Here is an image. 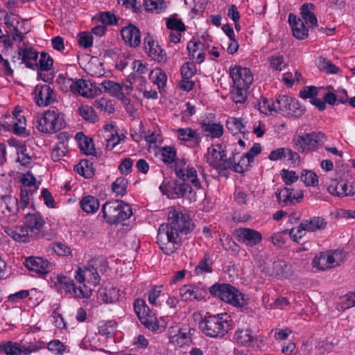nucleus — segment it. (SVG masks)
Here are the masks:
<instances>
[{
  "label": "nucleus",
  "instance_id": "nucleus-1",
  "mask_svg": "<svg viewBox=\"0 0 355 355\" xmlns=\"http://www.w3.org/2000/svg\"><path fill=\"white\" fill-rule=\"evenodd\" d=\"M193 227L189 215L172 208L168 214V223L161 225L158 230L157 242L161 250L167 255L175 252L181 243L180 234H188Z\"/></svg>",
  "mask_w": 355,
  "mask_h": 355
},
{
  "label": "nucleus",
  "instance_id": "nucleus-2",
  "mask_svg": "<svg viewBox=\"0 0 355 355\" xmlns=\"http://www.w3.org/2000/svg\"><path fill=\"white\" fill-rule=\"evenodd\" d=\"M199 328L207 336L221 338L231 329L230 316L226 313L205 316Z\"/></svg>",
  "mask_w": 355,
  "mask_h": 355
},
{
  "label": "nucleus",
  "instance_id": "nucleus-3",
  "mask_svg": "<svg viewBox=\"0 0 355 355\" xmlns=\"http://www.w3.org/2000/svg\"><path fill=\"white\" fill-rule=\"evenodd\" d=\"M209 293L236 308H243L248 304L245 295L229 284H216L209 288Z\"/></svg>",
  "mask_w": 355,
  "mask_h": 355
},
{
  "label": "nucleus",
  "instance_id": "nucleus-4",
  "mask_svg": "<svg viewBox=\"0 0 355 355\" xmlns=\"http://www.w3.org/2000/svg\"><path fill=\"white\" fill-rule=\"evenodd\" d=\"M102 212L103 218L110 224L123 221L132 215L131 207L122 200L106 202L103 205Z\"/></svg>",
  "mask_w": 355,
  "mask_h": 355
},
{
  "label": "nucleus",
  "instance_id": "nucleus-5",
  "mask_svg": "<svg viewBox=\"0 0 355 355\" xmlns=\"http://www.w3.org/2000/svg\"><path fill=\"white\" fill-rule=\"evenodd\" d=\"M37 128L45 133H54L64 127V120L62 114L57 109L46 111L37 114L36 117Z\"/></svg>",
  "mask_w": 355,
  "mask_h": 355
},
{
  "label": "nucleus",
  "instance_id": "nucleus-6",
  "mask_svg": "<svg viewBox=\"0 0 355 355\" xmlns=\"http://www.w3.org/2000/svg\"><path fill=\"white\" fill-rule=\"evenodd\" d=\"M345 260L342 250H327L317 254L312 260L311 265L319 270H327L340 266Z\"/></svg>",
  "mask_w": 355,
  "mask_h": 355
},
{
  "label": "nucleus",
  "instance_id": "nucleus-7",
  "mask_svg": "<svg viewBox=\"0 0 355 355\" xmlns=\"http://www.w3.org/2000/svg\"><path fill=\"white\" fill-rule=\"evenodd\" d=\"M134 310L140 322L148 329L153 331H162L155 313L150 309L146 302L141 298H137L134 302Z\"/></svg>",
  "mask_w": 355,
  "mask_h": 355
},
{
  "label": "nucleus",
  "instance_id": "nucleus-8",
  "mask_svg": "<svg viewBox=\"0 0 355 355\" xmlns=\"http://www.w3.org/2000/svg\"><path fill=\"white\" fill-rule=\"evenodd\" d=\"M277 112L288 117L299 118L305 112V108L299 101L291 96L281 95L276 98Z\"/></svg>",
  "mask_w": 355,
  "mask_h": 355
},
{
  "label": "nucleus",
  "instance_id": "nucleus-9",
  "mask_svg": "<svg viewBox=\"0 0 355 355\" xmlns=\"http://www.w3.org/2000/svg\"><path fill=\"white\" fill-rule=\"evenodd\" d=\"M325 141L324 134L320 132H312L298 136L295 139L296 148L302 152L312 151L322 146Z\"/></svg>",
  "mask_w": 355,
  "mask_h": 355
},
{
  "label": "nucleus",
  "instance_id": "nucleus-10",
  "mask_svg": "<svg viewBox=\"0 0 355 355\" xmlns=\"http://www.w3.org/2000/svg\"><path fill=\"white\" fill-rule=\"evenodd\" d=\"M327 190L331 195L338 197L352 196L355 195V185L353 182L345 179H331L327 183Z\"/></svg>",
  "mask_w": 355,
  "mask_h": 355
},
{
  "label": "nucleus",
  "instance_id": "nucleus-11",
  "mask_svg": "<svg viewBox=\"0 0 355 355\" xmlns=\"http://www.w3.org/2000/svg\"><path fill=\"white\" fill-rule=\"evenodd\" d=\"M230 75L236 87H249L253 82V76L250 69L240 65L231 66Z\"/></svg>",
  "mask_w": 355,
  "mask_h": 355
},
{
  "label": "nucleus",
  "instance_id": "nucleus-12",
  "mask_svg": "<svg viewBox=\"0 0 355 355\" xmlns=\"http://www.w3.org/2000/svg\"><path fill=\"white\" fill-rule=\"evenodd\" d=\"M234 234L237 241L247 247L252 248L262 241V235L259 232L248 227L237 228Z\"/></svg>",
  "mask_w": 355,
  "mask_h": 355
},
{
  "label": "nucleus",
  "instance_id": "nucleus-13",
  "mask_svg": "<svg viewBox=\"0 0 355 355\" xmlns=\"http://www.w3.org/2000/svg\"><path fill=\"white\" fill-rule=\"evenodd\" d=\"M25 227L32 238H39L42 236V230L45 225V220L39 212L25 214Z\"/></svg>",
  "mask_w": 355,
  "mask_h": 355
},
{
  "label": "nucleus",
  "instance_id": "nucleus-14",
  "mask_svg": "<svg viewBox=\"0 0 355 355\" xmlns=\"http://www.w3.org/2000/svg\"><path fill=\"white\" fill-rule=\"evenodd\" d=\"M176 176L185 182L189 180L191 184L197 189L201 188L200 180L198 178L197 171L193 167L186 166V162L184 159L177 163L175 168Z\"/></svg>",
  "mask_w": 355,
  "mask_h": 355
},
{
  "label": "nucleus",
  "instance_id": "nucleus-15",
  "mask_svg": "<svg viewBox=\"0 0 355 355\" xmlns=\"http://www.w3.org/2000/svg\"><path fill=\"white\" fill-rule=\"evenodd\" d=\"M225 157V151L220 144L209 148L207 153L205 155L206 160L209 164L218 170L227 169L228 165H225V164H222Z\"/></svg>",
  "mask_w": 355,
  "mask_h": 355
},
{
  "label": "nucleus",
  "instance_id": "nucleus-16",
  "mask_svg": "<svg viewBox=\"0 0 355 355\" xmlns=\"http://www.w3.org/2000/svg\"><path fill=\"white\" fill-rule=\"evenodd\" d=\"M34 92L35 103L39 106H46L55 101V94L48 85H37Z\"/></svg>",
  "mask_w": 355,
  "mask_h": 355
},
{
  "label": "nucleus",
  "instance_id": "nucleus-17",
  "mask_svg": "<svg viewBox=\"0 0 355 355\" xmlns=\"http://www.w3.org/2000/svg\"><path fill=\"white\" fill-rule=\"evenodd\" d=\"M24 264L30 271L35 272L40 275L47 274L52 268V265L49 261L38 257H30L26 258Z\"/></svg>",
  "mask_w": 355,
  "mask_h": 355
},
{
  "label": "nucleus",
  "instance_id": "nucleus-18",
  "mask_svg": "<svg viewBox=\"0 0 355 355\" xmlns=\"http://www.w3.org/2000/svg\"><path fill=\"white\" fill-rule=\"evenodd\" d=\"M205 291L199 287L186 284L179 289V296L182 301H197L200 302L204 300Z\"/></svg>",
  "mask_w": 355,
  "mask_h": 355
},
{
  "label": "nucleus",
  "instance_id": "nucleus-19",
  "mask_svg": "<svg viewBox=\"0 0 355 355\" xmlns=\"http://www.w3.org/2000/svg\"><path fill=\"white\" fill-rule=\"evenodd\" d=\"M144 49L146 53L153 60L158 62H162L165 60L166 55L164 50L155 42L150 35H148L144 38Z\"/></svg>",
  "mask_w": 355,
  "mask_h": 355
},
{
  "label": "nucleus",
  "instance_id": "nucleus-20",
  "mask_svg": "<svg viewBox=\"0 0 355 355\" xmlns=\"http://www.w3.org/2000/svg\"><path fill=\"white\" fill-rule=\"evenodd\" d=\"M121 34L125 42L131 47H137L141 43L140 31L132 24L123 28Z\"/></svg>",
  "mask_w": 355,
  "mask_h": 355
},
{
  "label": "nucleus",
  "instance_id": "nucleus-21",
  "mask_svg": "<svg viewBox=\"0 0 355 355\" xmlns=\"http://www.w3.org/2000/svg\"><path fill=\"white\" fill-rule=\"evenodd\" d=\"M288 22L291 26L293 35L297 40H304L309 35V30L304 22L295 15L290 13Z\"/></svg>",
  "mask_w": 355,
  "mask_h": 355
},
{
  "label": "nucleus",
  "instance_id": "nucleus-22",
  "mask_svg": "<svg viewBox=\"0 0 355 355\" xmlns=\"http://www.w3.org/2000/svg\"><path fill=\"white\" fill-rule=\"evenodd\" d=\"M18 55L21 60V62L24 63L26 67L31 69H36L37 64L33 62H35L38 58V53L32 47L19 48Z\"/></svg>",
  "mask_w": 355,
  "mask_h": 355
},
{
  "label": "nucleus",
  "instance_id": "nucleus-23",
  "mask_svg": "<svg viewBox=\"0 0 355 355\" xmlns=\"http://www.w3.org/2000/svg\"><path fill=\"white\" fill-rule=\"evenodd\" d=\"M4 232L16 241L28 242L31 234L25 226H17L15 227H6Z\"/></svg>",
  "mask_w": 355,
  "mask_h": 355
},
{
  "label": "nucleus",
  "instance_id": "nucleus-24",
  "mask_svg": "<svg viewBox=\"0 0 355 355\" xmlns=\"http://www.w3.org/2000/svg\"><path fill=\"white\" fill-rule=\"evenodd\" d=\"M173 192L177 198H184L189 202L196 201V193L191 187L184 182L180 184H175L173 187Z\"/></svg>",
  "mask_w": 355,
  "mask_h": 355
},
{
  "label": "nucleus",
  "instance_id": "nucleus-25",
  "mask_svg": "<svg viewBox=\"0 0 355 355\" xmlns=\"http://www.w3.org/2000/svg\"><path fill=\"white\" fill-rule=\"evenodd\" d=\"M63 290L65 293L78 298L89 297L92 293L91 290L85 285L76 287L72 279H70Z\"/></svg>",
  "mask_w": 355,
  "mask_h": 355
},
{
  "label": "nucleus",
  "instance_id": "nucleus-26",
  "mask_svg": "<svg viewBox=\"0 0 355 355\" xmlns=\"http://www.w3.org/2000/svg\"><path fill=\"white\" fill-rule=\"evenodd\" d=\"M201 130L204 135L211 138H219L223 134V127L220 123L210 121L200 123Z\"/></svg>",
  "mask_w": 355,
  "mask_h": 355
},
{
  "label": "nucleus",
  "instance_id": "nucleus-27",
  "mask_svg": "<svg viewBox=\"0 0 355 355\" xmlns=\"http://www.w3.org/2000/svg\"><path fill=\"white\" fill-rule=\"evenodd\" d=\"M120 296V290L116 287L101 288L98 291V298L104 303H114Z\"/></svg>",
  "mask_w": 355,
  "mask_h": 355
},
{
  "label": "nucleus",
  "instance_id": "nucleus-28",
  "mask_svg": "<svg viewBox=\"0 0 355 355\" xmlns=\"http://www.w3.org/2000/svg\"><path fill=\"white\" fill-rule=\"evenodd\" d=\"M300 14L303 20L310 28L318 26V19L313 12V4H303L301 7Z\"/></svg>",
  "mask_w": 355,
  "mask_h": 355
},
{
  "label": "nucleus",
  "instance_id": "nucleus-29",
  "mask_svg": "<svg viewBox=\"0 0 355 355\" xmlns=\"http://www.w3.org/2000/svg\"><path fill=\"white\" fill-rule=\"evenodd\" d=\"M98 89L101 92L109 93L112 96H118L123 94L121 85L110 80H105L98 84Z\"/></svg>",
  "mask_w": 355,
  "mask_h": 355
},
{
  "label": "nucleus",
  "instance_id": "nucleus-30",
  "mask_svg": "<svg viewBox=\"0 0 355 355\" xmlns=\"http://www.w3.org/2000/svg\"><path fill=\"white\" fill-rule=\"evenodd\" d=\"M327 223L321 217H313L308 220L302 221V228L305 231L315 232L319 230H323L326 227Z\"/></svg>",
  "mask_w": 355,
  "mask_h": 355
},
{
  "label": "nucleus",
  "instance_id": "nucleus-31",
  "mask_svg": "<svg viewBox=\"0 0 355 355\" xmlns=\"http://www.w3.org/2000/svg\"><path fill=\"white\" fill-rule=\"evenodd\" d=\"M176 132L178 139L181 141H193L196 144H199L201 141V137L198 132L190 128H178Z\"/></svg>",
  "mask_w": 355,
  "mask_h": 355
},
{
  "label": "nucleus",
  "instance_id": "nucleus-32",
  "mask_svg": "<svg viewBox=\"0 0 355 355\" xmlns=\"http://www.w3.org/2000/svg\"><path fill=\"white\" fill-rule=\"evenodd\" d=\"M74 171L85 178H92L94 175L93 163L88 159H82L75 165Z\"/></svg>",
  "mask_w": 355,
  "mask_h": 355
},
{
  "label": "nucleus",
  "instance_id": "nucleus-33",
  "mask_svg": "<svg viewBox=\"0 0 355 355\" xmlns=\"http://www.w3.org/2000/svg\"><path fill=\"white\" fill-rule=\"evenodd\" d=\"M76 139L82 152L86 155H92L94 152V145L92 139L85 137L83 132H78L76 135Z\"/></svg>",
  "mask_w": 355,
  "mask_h": 355
},
{
  "label": "nucleus",
  "instance_id": "nucleus-34",
  "mask_svg": "<svg viewBox=\"0 0 355 355\" xmlns=\"http://www.w3.org/2000/svg\"><path fill=\"white\" fill-rule=\"evenodd\" d=\"M92 86V83L85 80L78 79L75 81L72 92L85 97H91L93 95Z\"/></svg>",
  "mask_w": 355,
  "mask_h": 355
},
{
  "label": "nucleus",
  "instance_id": "nucleus-35",
  "mask_svg": "<svg viewBox=\"0 0 355 355\" xmlns=\"http://www.w3.org/2000/svg\"><path fill=\"white\" fill-rule=\"evenodd\" d=\"M82 209L87 213H95L99 209L98 200L92 196H87L84 197L80 202Z\"/></svg>",
  "mask_w": 355,
  "mask_h": 355
},
{
  "label": "nucleus",
  "instance_id": "nucleus-36",
  "mask_svg": "<svg viewBox=\"0 0 355 355\" xmlns=\"http://www.w3.org/2000/svg\"><path fill=\"white\" fill-rule=\"evenodd\" d=\"M212 265L213 261L211 259L209 255L205 253L203 258L196 266L194 273L196 275H203L206 273H210L212 272Z\"/></svg>",
  "mask_w": 355,
  "mask_h": 355
},
{
  "label": "nucleus",
  "instance_id": "nucleus-37",
  "mask_svg": "<svg viewBox=\"0 0 355 355\" xmlns=\"http://www.w3.org/2000/svg\"><path fill=\"white\" fill-rule=\"evenodd\" d=\"M226 127L232 134L245 132V125L241 118L230 117L226 121Z\"/></svg>",
  "mask_w": 355,
  "mask_h": 355
},
{
  "label": "nucleus",
  "instance_id": "nucleus-38",
  "mask_svg": "<svg viewBox=\"0 0 355 355\" xmlns=\"http://www.w3.org/2000/svg\"><path fill=\"white\" fill-rule=\"evenodd\" d=\"M257 106L259 112L265 114H272V112H277L278 105L276 102L274 103L272 100H268L266 98H262L258 102Z\"/></svg>",
  "mask_w": 355,
  "mask_h": 355
},
{
  "label": "nucleus",
  "instance_id": "nucleus-39",
  "mask_svg": "<svg viewBox=\"0 0 355 355\" xmlns=\"http://www.w3.org/2000/svg\"><path fill=\"white\" fill-rule=\"evenodd\" d=\"M150 79H151L160 89L165 87L167 81V76L163 70L160 69H155L151 71L150 73Z\"/></svg>",
  "mask_w": 355,
  "mask_h": 355
},
{
  "label": "nucleus",
  "instance_id": "nucleus-40",
  "mask_svg": "<svg viewBox=\"0 0 355 355\" xmlns=\"http://www.w3.org/2000/svg\"><path fill=\"white\" fill-rule=\"evenodd\" d=\"M145 6L147 11L157 14L162 12L166 8V2L164 0H146Z\"/></svg>",
  "mask_w": 355,
  "mask_h": 355
},
{
  "label": "nucleus",
  "instance_id": "nucleus-41",
  "mask_svg": "<svg viewBox=\"0 0 355 355\" xmlns=\"http://www.w3.org/2000/svg\"><path fill=\"white\" fill-rule=\"evenodd\" d=\"M252 332L250 329H242L236 331L234 338L235 340L242 345L248 346L252 341Z\"/></svg>",
  "mask_w": 355,
  "mask_h": 355
},
{
  "label": "nucleus",
  "instance_id": "nucleus-42",
  "mask_svg": "<svg viewBox=\"0 0 355 355\" xmlns=\"http://www.w3.org/2000/svg\"><path fill=\"white\" fill-rule=\"evenodd\" d=\"M116 322L113 320L102 322L98 326V332L100 334L107 338L112 337L116 331Z\"/></svg>",
  "mask_w": 355,
  "mask_h": 355
},
{
  "label": "nucleus",
  "instance_id": "nucleus-43",
  "mask_svg": "<svg viewBox=\"0 0 355 355\" xmlns=\"http://www.w3.org/2000/svg\"><path fill=\"white\" fill-rule=\"evenodd\" d=\"M270 67L276 71H281L284 70L287 63L285 61L284 57L280 54H275L268 58Z\"/></svg>",
  "mask_w": 355,
  "mask_h": 355
},
{
  "label": "nucleus",
  "instance_id": "nucleus-44",
  "mask_svg": "<svg viewBox=\"0 0 355 355\" xmlns=\"http://www.w3.org/2000/svg\"><path fill=\"white\" fill-rule=\"evenodd\" d=\"M353 306H355V292L349 293L342 297L340 303L337 305V309L339 311H344Z\"/></svg>",
  "mask_w": 355,
  "mask_h": 355
},
{
  "label": "nucleus",
  "instance_id": "nucleus-45",
  "mask_svg": "<svg viewBox=\"0 0 355 355\" xmlns=\"http://www.w3.org/2000/svg\"><path fill=\"white\" fill-rule=\"evenodd\" d=\"M103 137L107 141L106 149L109 150H112L117 144H119L125 138V136L123 135H119L117 131H114V133H112L110 135L104 134Z\"/></svg>",
  "mask_w": 355,
  "mask_h": 355
},
{
  "label": "nucleus",
  "instance_id": "nucleus-46",
  "mask_svg": "<svg viewBox=\"0 0 355 355\" xmlns=\"http://www.w3.org/2000/svg\"><path fill=\"white\" fill-rule=\"evenodd\" d=\"M128 180L123 177L118 178L112 184L113 192L116 196H123L126 193Z\"/></svg>",
  "mask_w": 355,
  "mask_h": 355
},
{
  "label": "nucleus",
  "instance_id": "nucleus-47",
  "mask_svg": "<svg viewBox=\"0 0 355 355\" xmlns=\"http://www.w3.org/2000/svg\"><path fill=\"white\" fill-rule=\"evenodd\" d=\"M318 66L321 70L327 73L336 74L340 71V69L334 64L331 60L324 57L319 58Z\"/></svg>",
  "mask_w": 355,
  "mask_h": 355
},
{
  "label": "nucleus",
  "instance_id": "nucleus-48",
  "mask_svg": "<svg viewBox=\"0 0 355 355\" xmlns=\"http://www.w3.org/2000/svg\"><path fill=\"white\" fill-rule=\"evenodd\" d=\"M249 87H236L231 90L230 96L235 103H243L246 99V90Z\"/></svg>",
  "mask_w": 355,
  "mask_h": 355
},
{
  "label": "nucleus",
  "instance_id": "nucleus-49",
  "mask_svg": "<svg viewBox=\"0 0 355 355\" xmlns=\"http://www.w3.org/2000/svg\"><path fill=\"white\" fill-rule=\"evenodd\" d=\"M300 179L306 187H315L318 184V175L311 171L304 170L302 172Z\"/></svg>",
  "mask_w": 355,
  "mask_h": 355
},
{
  "label": "nucleus",
  "instance_id": "nucleus-50",
  "mask_svg": "<svg viewBox=\"0 0 355 355\" xmlns=\"http://www.w3.org/2000/svg\"><path fill=\"white\" fill-rule=\"evenodd\" d=\"M53 59L44 52L41 53L38 62L35 63V64H37L36 69L41 71H49L53 67Z\"/></svg>",
  "mask_w": 355,
  "mask_h": 355
},
{
  "label": "nucleus",
  "instance_id": "nucleus-51",
  "mask_svg": "<svg viewBox=\"0 0 355 355\" xmlns=\"http://www.w3.org/2000/svg\"><path fill=\"white\" fill-rule=\"evenodd\" d=\"M166 25L168 30H174L179 32H184L186 31V26L182 19L175 17L167 18Z\"/></svg>",
  "mask_w": 355,
  "mask_h": 355
},
{
  "label": "nucleus",
  "instance_id": "nucleus-52",
  "mask_svg": "<svg viewBox=\"0 0 355 355\" xmlns=\"http://www.w3.org/2000/svg\"><path fill=\"white\" fill-rule=\"evenodd\" d=\"M293 192H294V189L288 187L278 189L275 192L278 203L282 207L288 206V196Z\"/></svg>",
  "mask_w": 355,
  "mask_h": 355
},
{
  "label": "nucleus",
  "instance_id": "nucleus-53",
  "mask_svg": "<svg viewBox=\"0 0 355 355\" xmlns=\"http://www.w3.org/2000/svg\"><path fill=\"white\" fill-rule=\"evenodd\" d=\"M80 115L86 121L94 123L98 116L94 110V108L88 105H83L79 108Z\"/></svg>",
  "mask_w": 355,
  "mask_h": 355
},
{
  "label": "nucleus",
  "instance_id": "nucleus-54",
  "mask_svg": "<svg viewBox=\"0 0 355 355\" xmlns=\"http://www.w3.org/2000/svg\"><path fill=\"white\" fill-rule=\"evenodd\" d=\"M0 209L5 207L8 212L11 214H15V210L14 207H12V205H17V200L16 199H12V197L7 194L0 195Z\"/></svg>",
  "mask_w": 355,
  "mask_h": 355
},
{
  "label": "nucleus",
  "instance_id": "nucleus-55",
  "mask_svg": "<svg viewBox=\"0 0 355 355\" xmlns=\"http://www.w3.org/2000/svg\"><path fill=\"white\" fill-rule=\"evenodd\" d=\"M85 269L87 282L94 285L98 284L100 283V275L94 267L90 266L89 262Z\"/></svg>",
  "mask_w": 355,
  "mask_h": 355
},
{
  "label": "nucleus",
  "instance_id": "nucleus-56",
  "mask_svg": "<svg viewBox=\"0 0 355 355\" xmlns=\"http://www.w3.org/2000/svg\"><path fill=\"white\" fill-rule=\"evenodd\" d=\"M17 153V162H19L22 166H27L31 163V157L27 153V149L25 146H19Z\"/></svg>",
  "mask_w": 355,
  "mask_h": 355
},
{
  "label": "nucleus",
  "instance_id": "nucleus-57",
  "mask_svg": "<svg viewBox=\"0 0 355 355\" xmlns=\"http://www.w3.org/2000/svg\"><path fill=\"white\" fill-rule=\"evenodd\" d=\"M56 82L60 85L63 90H70L72 92L73 87L75 85V81L67 76L66 73H60L58 75Z\"/></svg>",
  "mask_w": 355,
  "mask_h": 355
},
{
  "label": "nucleus",
  "instance_id": "nucleus-58",
  "mask_svg": "<svg viewBox=\"0 0 355 355\" xmlns=\"http://www.w3.org/2000/svg\"><path fill=\"white\" fill-rule=\"evenodd\" d=\"M94 106L101 111L107 112L108 113H112L114 111L112 103L103 98L96 100L94 102Z\"/></svg>",
  "mask_w": 355,
  "mask_h": 355
},
{
  "label": "nucleus",
  "instance_id": "nucleus-59",
  "mask_svg": "<svg viewBox=\"0 0 355 355\" xmlns=\"http://www.w3.org/2000/svg\"><path fill=\"white\" fill-rule=\"evenodd\" d=\"M34 190H32L31 189H27L26 188H21V193H20V202L18 203V208L16 209V210H18L19 209L21 208L24 209L29 204V194H33Z\"/></svg>",
  "mask_w": 355,
  "mask_h": 355
},
{
  "label": "nucleus",
  "instance_id": "nucleus-60",
  "mask_svg": "<svg viewBox=\"0 0 355 355\" xmlns=\"http://www.w3.org/2000/svg\"><path fill=\"white\" fill-rule=\"evenodd\" d=\"M89 265L94 267L98 274L105 272L108 268L107 262L103 257L92 259L89 261Z\"/></svg>",
  "mask_w": 355,
  "mask_h": 355
},
{
  "label": "nucleus",
  "instance_id": "nucleus-61",
  "mask_svg": "<svg viewBox=\"0 0 355 355\" xmlns=\"http://www.w3.org/2000/svg\"><path fill=\"white\" fill-rule=\"evenodd\" d=\"M67 146L56 144L52 149L51 158L54 162L60 160L66 154Z\"/></svg>",
  "mask_w": 355,
  "mask_h": 355
},
{
  "label": "nucleus",
  "instance_id": "nucleus-62",
  "mask_svg": "<svg viewBox=\"0 0 355 355\" xmlns=\"http://www.w3.org/2000/svg\"><path fill=\"white\" fill-rule=\"evenodd\" d=\"M5 354L6 355H21L22 348L19 344L8 341L6 343Z\"/></svg>",
  "mask_w": 355,
  "mask_h": 355
},
{
  "label": "nucleus",
  "instance_id": "nucleus-63",
  "mask_svg": "<svg viewBox=\"0 0 355 355\" xmlns=\"http://www.w3.org/2000/svg\"><path fill=\"white\" fill-rule=\"evenodd\" d=\"M182 79H190L196 73V67L193 64L186 62L180 70Z\"/></svg>",
  "mask_w": 355,
  "mask_h": 355
},
{
  "label": "nucleus",
  "instance_id": "nucleus-64",
  "mask_svg": "<svg viewBox=\"0 0 355 355\" xmlns=\"http://www.w3.org/2000/svg\"><path fill=\"white\" fill-rule=\"evenodd\" d=\"M281 175L283 181L286 185H291L293 183L297 182L299 177L295 171L282 170Z\"/></svg>",
  "mask_w": 355,
  "mask_h": 355
}]
</instances>
